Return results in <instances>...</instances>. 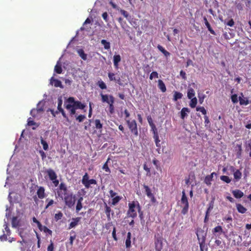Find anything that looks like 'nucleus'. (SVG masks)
<instances>
[{"label": "nucleus", "mask_w": 251, "mask_h": 251, "mask_svg": "<svg viewBox=\"0 0 251 251\" xmlns=\"http://www.w3.org/2000/svg\"><path fill=\"white\" fill-rule=\"evenodd\" d=\"M216 173L215 172L212 173L210 175H207L205 176L204 182L208 186L211 184V181L213 180L214 175H216Z\"/></svg>", "instance_id": "nucleus-15"}, {"label": "nucleus", "mask_w": 251, "mask_h": 251, "mask_svg": "<svg viewBox=\"0 0 251 251\" xmlns=\"http://www.w3.org/2000/svg\"><path fill=\"white\" fill-rule=\"evenodd\" d=\"M67 102L68 103L65 105V108L69 111L71 116H73L75 114L76 109H79L84 110L86 107V104L82 103L78 100H75L74 97H69Z\"/></svg>", "instance_id": "nucleus-1"}, {"label": "nucleus", "mask_w": 251, "mask_h": 251, "mask_svg": "<svg viewBox=\"0 0 251 251\" xmlns=\"http://www.w3.org/2000/svg\"><path fill=\"white\" fill-rule=\"evenodd\" d=\"M205 97V96L204 94H199L198 98H199V102L201 104H202L203 103Z\"/></svg>", "instance_id": "nucleus-57"}, {"label": "nucleus", "mask_w": 251, "mask_h": 251, "mask_svg": "<svg viewBox=\"0 0 251 251\" xmlns=\"http://www.w3.org/2000/svg\"><path fill=\"white\" fill-rule=\"evenodd\" d=\"M80 217H77L75 218H73L72 221L69 224V229H71L75 227L79 223L80 220Z\"/></svg>", "instance_id": "nucleus-19"}, {"label": "nucleus", "mask_w": 251, "mask_h": 251, "mask_svg": "<svg viewBox=\"0 0 251 251\" xmlns=\"http://www.w3.org/2000/svg\"><path fill=\"white\" fill-rule=\"evenodd\" d=\"M181 202L182 204L184 205V207L181 210V213L183 215H185L188 212V211L189 202L184 190H183L182 192V197L181 199Z\"/></svg>", "instance_id": "nucleus-7"}, {"label": "nucleus", "mask_w": 251, "mask_h": 251, "mask_svg": "<svg viewBox=\"0 0 251 251\" xmlns=\"http://www.w3.org/2000/svg\"><path fill=\"white\" fill-rule=\"evenodd\" d=\"M94 123L95 124V127L98 130H101L102 128V124L101 123L100 120L96 119L94 121Z\"/></svg>", "instance_id": "nucleus-29"}, {"label": "nucleus", "mask_w": 251, "mask_h": 251, "mask_svg": "<svg viewBox=\"0 0 251 251\" xmlns=\"http://www.w3.org/2000/svg\"><path fill=\"white\" fill-rule=\"evenodd\" d=\"M236 208L238 212L242 214L246 213L247 210V209L244 206L240 203L236 204Z\"/></svg>", "instance_id": "nucleus-28"}, {"label": "nucleus", "mask_w": 251, "mask_h": 251, "mask_svg": "<svg viewBox=\"0 0 251 251\" xmlns=\"http://www.w3.org/2000/svg\"><path fill=\"white\" fill-rule=\"evenodd\" d=\"M100 96L101 98V101L102 102H106L107 104H109L110 103V101L113 100V101H115L114 97L112 95H108L107 94H103L102 93H100Z\"/></svg>", "instance_id": "nucleus-10"}, {"label": "nucleus", "mask_w": 251, "mask_h": 251, "mask_svg": "<svg viewBox=\"0 0 251 251\" xmlns=\"http://www.w3.org/2000/svg\"><path fill=\"white\" fill-rule=\"evenodd\" d=\"M101 43L104 46V48L105 50H109L110 49V44L109 42H107L105 39H102L101 40Z\"/></svg>", "instance_id": "nucleus-36"}, {"label": "nucleus", "mask_w": 251, "mask_h": 251, "mask_svg": "<svg viewBox=\"0 0 251 251\" xmlns=\"http://www.w3.org/2000/svg\"><path fill=\"white\" fill-rule=\"evenodd\" d=\"M62 100L61 98H59L58 99V106H57V110L58 111L61 110V109H63L62 108Z\"/></svg>", "instance_id": "nucleus-53"}, {"label": "nucleus", "mask_w": 251, "mask_h": 251, "mask_svg": "<svg viewBox=\"0 0 251 251\" xmlns=\"http://www.w3.org/2000/svg\"><path fill=\"white\" fill-rule=\"evenodd\" d=\"M143 188L145 189V193L147 197L151 199V201L152 203H154L156 202V200L151 192V190L150 188L147 185L144 184L143 185Z\"/></svg>", "instance_id": "nucleus-9"}, {"label": "nucleus", "mask_w": 251, "mask_h": 251, "mask_svg": "<svg viewBox=\"0 0 251 251\" xmlns=\"http://www.w3.org/2000/svg\"><path fill=\"white\" fill-rule=\"evenodd\" d=\"M108 76L110 81H114L119 85L122 84L120 77H116L114 73H109L108 74Z\"/></svg>", "instance_id": "nucleus-13"}, {"label": "nucleus", "mask_w": 251, "mask_h": 251, "mask_svg": "<svg viewBox=\"0 0 251 251\" xmlns=\"http://www.w3.org/2000/svg\"><path fill=\"white\" fill-rule=\"evenodd\" d=\"M158 74L157 72H152L150 75V79L151 80H152L153 78H158Z\"/></svg>", "instance_id": "nucleus-54"}, {"label": "nucleus", "mask_w": 251, "mask_h": 251, "mask_svg": "<svg viewBox=\"0 0 251 251\" xmlns=\"http://www.w3.org/2000/svg\"><path fill=\"white\" fill-rule=\"evenodd\" d=\"M236 149V151H237L238 156H239L241 154L242 145L241 144L240 145H237Z\"/></svg>", "instance_id": "nucleus-58"}, {"label": "nucleus", "mask_w": 251, "mask_h": 251, "mask_svg": "<svg viewBox=\"0 0 251 251\" xmlns=\"http://www.w3.org/2000/svg\"><path fill=\"white\" fill-rule=\"evenodd\" d=\"M121 60V56L119 54L114 55L113 56V63L115 68L118 69L119 67V63Z\"/></svg>", "instance_id": "nucleus-18"}, {"label": "nucleus", "mask_w": 251, "mask_h": 251, "mask_svg": "<svg viewBox=\"0 0 251 251\" xmlns=\"http://www.w3.org/2000/svg\"><path fill=\"white\" fill-rule=\"evenodd\" d=\"M131 233L128 232L127 233V237L125 241V245L126 248H130L131 247Z\"/></svg>", "instance_id": "nucleus-24"}, {"label": "nucleus", "mask_w": 251, "mask_h": 251, "mask_svg": "<svg viewBox=\"0 0 251 251\" xmlns=\"http://www.w3.org/2000/svg\"><path fill=\"white\" fill-rule=\"evenodd\" d=\"M118 21L122 27L123 28H125V25H126V22L123 21V18H122L121 17H119L118 19Z\"/></svg>", "instance_id": "nucleus-56"}, {"label": "nucleus", "mask_w": 251, "mask_h": 251, "mask_svg": "<svg viewBox=\"0 0 251 251\" xmlns=\"http://www.w3.org/2000/svg\"><path fill=\"white\" fill-rule=\"evenodd\" d=\"M232 193L234 197L236 199H240L244 196V193L238 189L232 191Z\"/></svg>", "instance_id": "nucleus-20"}, {"label": "nucleus", "mask_w": 251, "mask_h": 251, "mask_svg": "<svg viewBox=\"0 0 251 251\" xmlns=\"http://www.w3.org/2000/svg\"><path fill=\"white\" fill-rule=\"evenodd\" d=\"M77 53L79 56L83 60H86L87 59V55L86 54L82 49H79L77 50Z\"/></svg>", "instance_id": "nucleus-31"}, {"label": "nucleus", "mask_w": 251, "mask_h": 251, "mask_svg": "<svg viewBox=\"0 0 251 251\" xmlns=\"http://www.w3.org/2000/svg\"><path fill=\"white\" fill-rule=\"evenodd\" d=\"M12 225L13 227H16L19 226V221L17 217H13L12 219Z\"/></svg>", "instance_id": "nucleus-43"}, {"label": "nucleus", "mask_w": 251, "mask_h": 251, "mask_svg": "<svg viewBox=\"0 0 251 251\" xmlns=\"http://www.w3.org/2000/svg\"><path fill=\"white\" fill-rule=\"evenodd\" d=\"M46 201L48 202V203L47 204V205H46V207H45L46 209H47L48 208H49L50 206H51L54 203V201L53 200H52V199L50 200L48 198L46 200Z\"/></svg>", "instance_id": "nucleus-46"}, {"label": "nucleus", "mask_w": 251, "mask_h": 251, "mask_svg": "<svg viewBox=\"0 0 251 251\" xmlns=\"http://www.w3.org/2000/svg\"><path fill=\"white\" fill-rule=\"evenodd\" d=\"M116 227H114L113 231H112V237L113 238L114 240L115 241H117L118 240V238H117V237L116 236Z\"/></svg>", "instance_id": "nucleus-59"}, {"label": "nucleus", "mask_w": 251, "mask_h": 251, "mask_svg": "<svg viewBox=\"0 0 251 251\" xmlns=\"http://www.w3.org/2000/svg\"><path fill=\"white\" fill-rule=\"evenodd\" d=\"M121 199L120 196L114 197L112 199V204L113 205H116Z\"/></svg>", "instance_id": "nucleus-49"}, {"label": "nucleus", "mask_w": 251, "mask_h": 251, "mask_svg": "<svg viewBox=\"0 0 251 251\" xmlns=\"http://www.w3.org/2000/svg\"><path fill=\"white\" fill-rule=\"evenodd\" d=\"M105 213L106 215V217L107 218V220L108 221H110L111 220L110 217V212H111V208L107 205V204L105 203Z\"/></svg>", "instance_id": "nucleus-26"}, {"label": "nucleus", "mask_w": 251, "mask_h": 251, "mask_svg": "<svg viewBox=\"0 0 251 251\" xmlns=\"http://www.w3.org/2000/svg\"><path fill=\"white\" fill-rule=\"evenodd\" d=\"M196 234L198 239L199 241L200 247L201 251H203L202 246L205 243L206 239V233L204 231L201 229H199L197 230Z\"/></svg>", "instance_id": "nucleus-6"}, {"label": "nucleus", "mask_w": 251, "mask_h": 251, "mask_svg": "<svg viewBox=\"0 0 251 251\" xmlns=\"http://www.w3.org/2000/svg\"><path fill=\"white\" fill-rule=\"evenodd\" d=\"M43 230L45 232V233H47L48 234H49L50 235H51L52 234V231L49 229L47 226H43Z\"/></svg>", "instance_id": "nucleus-62"}, {"label": "nucleus", "mask_w": 251, "mask_h": 251, "mask_svg": "<svg viewBox=\"0 0 251 251\" xmlns=\"http://www.w3.org/2000/svg\"><path fill=\"white\" fill-rule=\"evenodd\" d=\"M82 183L84 185L86 188L88 189L90 187L91 184H96L97 181L94 179H89L88 174L86 173L82 177L81 180Z\"/></svg>", "instance_id": "nucleus-8"}, {"label": "nucleus", "mask_w": 251, "mask_h": 251, "mask_svg": "<svg viewBox=\"0 0 251 251\" xmlns=\"http://www.w3.org/2000/svg\"><path fill=\"white\" fill-rule=\"evenodd\" d=\"M220 178L222 181L226 182L227 183H229L231 181V179L226 176H222L220 177Z\"/></svg>", "instance_id": "nucleus-45"}, {"label": "nucleus", "mask_w": 251, "mask_h": 251, "mask_svg": "<svg viewBox=\"0 0 251 251\" xmlns=\"http://www.w3.org/2000/svg\"><path fill=\"white\" fill-rule=\"evenodd\" d=\"M35 125L36 123L33 120H32L31 118L28 119L27 125L28 126H34Z\"/></svg>", "instance_id": "nucleus-64"}, {"label": "nucleus", "mask_w": 251, "mask_h": 251, "mask_svg": "<svg viewBox=\"0 0 251 251\" xmlns=\"http://www.w3.org/2000/svg\"><path fill=\"white\" fill-rule=\"evenodd\" d=\"M174 97H173V100L175 101H177L178 99H181L183 95L181 93L177 92V91H174Z\"/></svg>", "instance_id": "nucleus-30"}, {"label": "nucleus", "mask_w": 251, "mask_h": 251, "mask_svg": "<svg viewBox=\"0 0 251 251\" xmlns=\"http://www.w3.org/2000/svg\"><path fill=\"white\" fill-rule=\"evenodd\" d=\"M196 110L197 111H201L202 114L204 115V116H206V114L207 111L204 107H203V106L197 107L196 108Z\"/></svg>", "instance_id": "nucleus-48"}, {"label": "nucleus", "mask_w": 251, "mask_h": 251, "mask_svg": "<svg viewBox=\"0 0 251 251\" xmlns=\"http://www.w3.org/2000/svg\"><path fill=\"white\" fill-rule=\"evenodd\" d=\"M45 173L48 175L50 179L52 180V179H55L56 178H57V175L54 171L51 169H49L47 170Z\"/></svg>", "instance_id": "nucleus-12"}, {"label": "nucleus", "mask_w": 251, "mask_h": 251, "mask_svg": "<svg viewBox=\"0 0 251 251\" xmlns=\"http://www.w3.org/2000/svg\"><path fill=\"white\" fill-rule=\"evenodd\" d=\"M41 144L42 145L43 149L45 151H47L48 150V149H49L48 144L47 142L45 140H44V139L42 137H41Z\"/></svg>", "instance_id": "nucleus-41"}, {"label": "nucleus", "mask_w": 251, "mask_h": 251, "mask_svg": "<svg viewBox=\"0 0 251 251\" xmlns=\"http://www.w3.org/2000/svg\"><path fill=\"white\" fill-rule=\"evenodd\" d=\"M128 209L127 212L128 217H131L133 219L136 218L137 216V212L135 210V208L137 209L138 212L141 216L142 215L143 213L141 211V207L139 202L137 201H133L128 204Z\"/></svg>", "instance_id": "nucleus-2"}, {"label": "nucleus", "mask_w": 251, "mask_h": 251, "mask_svg": "<svg viewBox=\"0 0 251 251\" xmlns=\"http://www.w3.org/2000/svg\"><path fill=\"white\" fill-rule=\"evenodd\" d=\"M190 99L191 101L189 105L191 108H195L197 104V99L196 98V97H194Z\"/></svg>", "instance_id": "nucleus-37"}, {"label": "nucleus", "mask_w": 251, "mask_h": 251, "mask_svg": "<svg viewBox=\"0 0 251 251\" xmlns=\"http://www.w3.org/2000/svg\"><path fill=\"white\" fill-rule=\"evenodd\" d=\"M212 233L216 236L220 235L222 233H225L222 227L220 226H218L214 227L212 230Z\"/></svg>", "instance_id": "nucleus-14"}, {"label": "nucleus", "mask_w": 251, "mask_h": 251, "mask_svg": "<svg viewBox=\"0 0 251 251\" xmlns=\"http://www.w3.org/2000/svg\"><path fill=\"white\" fill-rule=\"evenodd\" d=\"M66 206L69 208H72L75 204V196L72 192H68L62 199Z\"/></svg>", "instance_id": "nucleus-3"}, {"label": "nucleus", "mask_w": 251, "mask_h": 251, "mask_svg": "<svg viewBox=\"0 0 251 251\" xmlns=\"http://www.w3.org/2000/svg\"><path fill=\"white\" fill-rule=\"evenodd\" d=\"M50 84L53 85L55 87L63 88L61 81L57 79L54 78L53 77L50 79Z\"/></svg>", "instance_id": "nucleus-17"}, {"label": "nucleus", "mask_w": 251, "mask_h": 251, "mask_svg": "<svg viewBox=\"0 0 251 251\" xmlns=\"http://www.w3.org/2000/svg\"><path fill=\"white\" fill-rule=\"evenodd\" d=\"M126 122L131 133L134 136L137 137L139 133L136 121L135 120L130 121L129 119H126Z\"/></svg>", "instance_id": "nucleus-4"}, {"label": "nucleus", "mask_w": 251, "mask_h": 251, "mask_svg": "<svg viewBox=\"0 0 251 251\" xmlns=\"http://www.w3.org/2000/svg\"><path fill=\"white\" fill-rule=\"evenodd\" d=\"M55 190L56 198H59L61 199L69 192L66 185L63 182H61Z\"/></svg>", "instance_id": "nucleus-5"}, {"label": "nucleus", "mask_w": 251, "mask_h": 251, "mask_svg": "<svg viewBox=\"0 0 251 251\" xmlns=\"http://www.w3.org/2000/svg\"><path fill=\"white\" fill-rule=\"evenodd\" d=\"M204 124L205 126H210V121L208 118V117L207 116H204Z\"/></svg>", "instance_id": "nucleus-60"}, {"label": "nucleus", "mask_w": 251, "mask_h": 251, "mask_svg": "<svg viewBox=\"0 0 251 251\" xmlns=\"http://www.w3.org/2000/svg\"><path fill=\"white\" fill-rule=\"evenodd\" d=\"M231 100L232 102L233 103H237L239 100V99H238L237 95H236V94L232 95L231 96Z\"/></svg>", "instance_id": "nucleus-51"}, {"label": "nucleus", "mask_w": 251, "mask_h": 251, "mask_svg": "<svg viewBox=\"0 0 251 251\" xmlns=\"http://www.w3.org/2000/svg\"><path fill=\"white\" fill-rule=\"evenodd\" d=\"M83 201V198L80 197L77 201L76 206V212H78L82 208V201Z\"/></svg>", "instance_id": "nucleus-27"}, {"label": "nucleus", "mask_w": 251, "mask_h": 251, "mask_svg": "<svg viewBox=\"0 0 251 251\" xmlns=\"http://www.w3.org/2000/svg\"><path fill=\"white\" fill-rule=\"evenodd\" d=\"M54 72H55L58 74H60L62 72L61 65L58 63H57V64L55 66Z\"/></svg>", "instance_id": "nucleus-38"}, {"label": "nucleus", "mask_w": 251, "mask_h": 251, "mask_svg": "<svg viewBox=\"0 0 251 251\" xmlns=\"http://www.w3.org/2000/svg\"><path fill=\"white\" fill-rule=\"evenodd\" d=\"M190 111V109L187 107H183L182 108L180 111V117L182 119H184V118L187 116V113H189Z\"/></svg>", "instance_id": "nucleus-23"}, {"label": "nucleus", "mask_w": 251, "mask_h": 251, "mask_svg": "<svg viewBox=\"0 0 251 251\" xmlns=\"http://www.w3.org/2000/svg\"><path fill=\"white\" fill-rule=\"evenodd\" d=\"M195 92L192 88H189L187 91V97L189 99H192L194 97Z\"/></svg>", "instance_id": "nucleus-34"}, {"label": "nucleus", "mask_w": 251, "mask_h": 251, "mask_svg": "<svg viewBox=\"0 0 251 251\" xmlns=\"http://www.w3.org/2000/svg\"><path fill=\"white\" fill-rule=\"evenodd\" d=\"M223 220L228 223L227 225L228 227H230L229 226H232V218L231 216H226L223 218Z\"/></svg>", "instance_id": "nucleus-33"}, {"label": "nucleus", "mask_w": 251, "mask_h": 251, "mask_svg": "<svg viewBox=\"0 0 251 251\" xmlns=\"http://www.w3.org/2000/svg\"><path fill=\"white\" fill-rule=\"evenodd\" d=\"M242 97H239V101L240 104L241 105H247L249 103V100H248L247 98L243 97V94H241Z\"/></svg>", "instance_id": "nucleus-21"}, {"label": "nucleus", "mask_w": 251, "mask_h": 251, "mask_svg": "<svg viewBox=\"0 0 251 251\" xmlns=\"http://www.w3.org/2000/svg\"><path fill=\"white\" fill-rule=\"evenodd\" d=\"M76 120L78 122L81 123L84 121V120L86 118V116L85 115H79L78 116H75Z\"/></svg>", "instance_id": "nucleus-44"}, {"label": "nucleus", "mask_w": 251, "mask_h": 251, "mask_svg": "<svg viewBox=\"0 0 251 251\" xmlns=\"http://www.w3.org/2000/svg\"><path fill=\"white\" fill-rule=\"evenodd\" d=\"M115 101H113V100L110 101V103L108 104L109 105V111L110 114H113L114 112V103Z\"/></svg>", "instance_id": "nucleus-42"}, {"label": "nucleus", "mask_w": 251, "mask_h": 251, "mask_svg": "<svg viewBox=\"0 0 251 251\" xmlns=\"http://www.w3.org/2000/svg\"><path fill=\"white\" fill-rule=\"evenodd\" d=\"M144 170L147 172V176H151V170L150 168H149L146 164H144L143 166Z\"/></svg>", "instance_id": "nucleus-55"}, {"label": "nucleus", "mask_w": 251, "mask_h": 251, "mask_svg": "<svg viewBox=\"0 0 251 251\" xmlns=\"http://www.w3.org/2000/svg\"><path fill=\"white\" fill-rule=\"evenodd\" d=\"M110 160V158H108L107 159V161L104 164V165L102 166V169L104 170L106 172L110 173V170L108 167V163L109 161Z\"/></svg>", "instance_id": "nucleus-39"}, {"label": "nucleus", "mask_w": 251, "mask_h": 251, "mask_svg": "<svg viewBox=\"0 0 251 251\" xmlns=\"http://www.w3.org/2000/svg\"><path fill=\"white\" fill-rule=\"evenodd\" d=\"M38 189L37 191V195L40 199H43L46 197L45 189L43 186L38 187Z\"/></svg>", "instance_id": "nucleus-11"}, {"label": "nucleus", "mask_w": 251, "mask_h": 251, "mask_svg": "<svg viewBox=\"0 0 251 251\" xmlns=\"http://www.w3.org/2000/svg\"><path fill=\"white\" fill-rule=\"evenodd\" d=\"M63 213L61 211H59L57 213L55 214L54 219L57 221L61 219V218L63 217Z\"/></svg>", "instance_id": "nucleus-47"}, {"label": "nucleus", "mask_w": 251, "mask_h": 251, "mask_svg": "<svg viewBox=\"0 0 251 251\" xmlns=\"http://www.w3.org/2000/svg\"><path fill=\"white\" fill-rule=\"evenodd\" d=\"M120 13L129 22L131 19V16L125 10L121 9Z\"/></svg>", "instance_id": "nucleus-35"}, {"label": "nucleus", "mask_w": 251, "mask_h": 251, "mask_svg": "<svg viewBox=\"0 0 251 251\" xmlns=\"http://www.w3.org/2000/svg\"><path fill=\"white\" fill-rule=\"evenodd\" d=\"M203 21L204 22V24L206 26V27L208 28V30L209 31V32L213 35H215V32L214 30L211 27V25L209 22H208L207 18L206 17H203Z\"/></svg>", "instance_id": "nucleus-22"}, {"label": "nucleus", "mask_w": 251, "mask_h": 251, "mask_svg": "<svg viewBox=\"0 0 251 251\" xmlns=\"http://www.w3.org/2000/svg\"><path fill=\"white\" fill-rule=\"evenodd\" d=\"M97 85L101 89H106L107 88L105 83L101 79L98 81Z\"/></svg>", "instance_id": "nucleus-40"}, {"label": "nucleus", "mask_w": 251, "mask_h": 251, "mask_svg": "<svg viewBox=\"0 0 251 251\" xmlns=\"http://www.w3.org/2000/svg\"><path fill=\"white\" fill-rule=\"evenodd\" d=\"M214 207V202L213 201H211L209 203L208 207L206 211V212H208V213H210V211L213 209Z\"/></svg>", "instance_id": "nucleus-52"}, {"label": "nucleus", "mask_w": 251, "mask_h": 251, "mask_svg": "<svg viewBox=\"0 0 251 251\" xmlns=\"http://www.w3.org/2000/svg\"><path fill=\"white\" fill-rule=\"evenodd\" d=\"M235 5H236V8L238 9V10H242L243 9V4H242L240 2H235Z\"/></svg>", "instance_id": "nucleus-63"}, {"label": "nucleus", "mask_w": 251, "mask_h": 251, "mask_svg": "<svg viewBox=\"0 0 251 251\" xmlns=\"http://www.w3.org/2000/svg\"><path fill=\"white\" fill-rule=\"evenodd\" d=\"M158 87L162 92H165L166 91V86L163 81L161 79L158 81Z\"/></svg>", "instance_id": "nucleus-25"}, {"label": "nucleus", "mask_w": 251, "mask_h": 251, "mask_svg": "<svg viewBox=\"0 0 251 251\" xmlns=\"http://www.w3.org/2000/svg\"><path fill=\"white\" fill-rule=\"evenodd\" d=\"M154 244L156 251H159L162 249L163 243L161 238H156L155 240Z\"/></svg>", "instance_id": "nucleus-16"}, {"label": "nucleus", "mask_w": 251, "mask_h": 251, "mask_svg": "<svg viewBox=\"0 0 251 251\" xmlns=\"http://www.w3.org/2000/svg\"><path fill=\"white\" fill-rule=\"evenodd\" d=\"M225 24H226V25H227L229 26H233L234 25V22L233 21V20L232 19H231L230 20H229L228 21H227V22H226V21L225 22Z\"/></svg>", "instance_id": "nucleus-61"}, {"label": "nucleus", "mask_w": 251, "mask_h": 251, "mask_svg": "<svg viewBox=\"0 0 251 251\" xmlns=\"http://www.w3.org/2000/svg\"><path fill=\"white\" fill-rule=\"evenodd\" d=\"M234 178L236 181H238L242 177V173L239 170H236L233 174Z\"/></svg>", "instance_id": "nucleus-32"}, {"label": "nucleus", "mask_w": 251, "mask_h": 251, "mask_svg": "<svg viewBox=\"0 0 251 251\" xmlns=\"http://www.w3.org/2000/svg\"><path fill=\"white\" fill-rule=\"evenodd\" d=\"M150 126L151 127V131H152L153 136L154 135L158 134V133L157 131V129L156 127L155 124L151 125V126Z\"/></svg>", "instance_id": "nucleus-50"}]
</instances>
